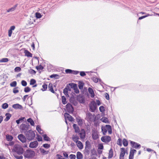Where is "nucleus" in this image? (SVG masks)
Here are the masks:
<instances>
[{"label": "nucleus", "mask_w": 159, "mask_h": 159, "mask_svg": "<svg viewBox=\"0 0 159 159\" xmlns=\"http://www.w3.org/2000/svg\"><path fill=\"white\" fill-rule=\"evenodd\" d=\"M79 73L81 76L83 77L85 76V78L87 79L90 80L91 79V80H101L97 77L98 74L96 72L81 71H80Z\"/></svg>", "instance_id": "nucleus-1"}, {"label": "nucleus", "mask_w": 159, "mask_h": 159, "mask_svg": "<svg viewBox=\"0 0 159 159\" xmlns=\"http://www.w3.org/2000/svg\"><path fill=\"white\" fill-rule=\"evenodd\" d=\"M35 153L34 151L30 149H27L24 154V157L26 158H33L35 156Z\"/></svg>", "instance_id": "nucleus-2"}, {"label": "nucleus", "mask_w": 159, "mask_h": 159, "mask_svg": "<svg viewBox=\"0 0 159 159\" xmlns=\"http://www.w3.org/2000/svg\"><path fill=\"white\" fill-rule=\"evenodd\" d=\"M26 137L29 140H33L35 137V134L32 130H30L25 133Z\"/></svg>", "instance_id": "nucleus-3"}, {"label": "nucleus", "mask_w": 159, "mask_h": 159, "mask_svg": "<svg viewBox=\"0 0 159 159\" xmlns=\"http://www.w3.org/2000/svg\"><path fill=\"white\" fill-rule=\"evenodd\" d=\"M14 151L18 154H22L23 153V149L18 145H15L14 146Z\"/></svg>", "instance_id": "nucleus-4"}, {"label": "nucleus", "mask_w": 159, "mask_h": 159, "mask_svg": "<svg viewBox=\"0 0 159 159\" xmlns=\"http://www.w3.org/2000/svg\"><path fill=\"white\" fill-rule=\"evenodd\" d=\"M30 126L29 124H23L20 125V128L23 132L25 133L27 132V130H28Z\"/></svg>", "instance_id": "nucleus-5"}, {"label": "nucleus", "mask_w": 159, "mask_h": 159, "mask_svg": "<svg viewBox=\"0 0 159 159\" xmlns=\"http://www.w3.org/2000/svg\"><path fill=\"white\" fill-rule=\"evenodd\" d=\"M86 118L88 121H92L93 120L94 121L95 120L96 116L94 115H92V114L89 112L86 114Z\"/></svg>", "instance_id": "nucleus-6"}, {"label": "nucleus", "mask_w": 159, "mask_h": 159, "mask_svg": "<svg viewBox=\"0 0 159 159\" xmlns=\"http://www.w3.org/2000/svg\"><path fill=\"white\" fill-rule=\"evenodd\" d=\"M97 108L96 104L95 102L93 101L91 102V104L89 105V110L92 112H94Z\"/></svg>", "instance_id": "nucleus-7"}, {"label": "nucleus", "mask_w": 159, "mask_h": 159, "mask_svg": "<svg viewBox=\"0 0 159 159\" xmlns=\"http://www.w3.org/2000/svg\"><path fill=\"white\" fill-rule=\"evenodd\" d=\"M66 108L68 112L70 113H73L74 111L73 107L70 103H68L66 104Z\"/></svg>", "instance_id": "nucleus-8"}, {"label": "nucleus", "mask_w": 159, "mask_h": 159, "mask_svg": "<svg viewBox=\"0 0 159 159\" xmlns=\"http://www.w3.org/2000/svg\"><path fill=\"white\" fill-rule=\"evenodd\" d=\"M111 140V137L109 136H103L101 138V141L105 143H108Z\"/></svg>", "instance_id": "nucleus-9"}, {"label": "nucleus", "mask_w": 159, "mask_h": 159, "mask_svg": "<svg viewBox=\"0 0 159 159\" xmlns=\"http://www.w3.org/2000/svg\"><path fill=\"white\" fill-rule=\"evenodd\" d=\"M130 143L132 147L136 149H139L141 147L140 144L135 142L130 141Z\"/></svg>", "instance_id": "nucleus-10"}, {"label": "nucleus", "mask_w": 159, "mask_h": 159, "mask_svg": "<svg viewBox=\"0 0 159 159\" xmlns=\"http://www.w3.org/2000/svg\"><path fill=\"white\" fill-rule=\"evenodd\" d=\"M77 100L80 103H84L85 102L84 97L81 94L77 96Z\"/></svg>", "instance_id": "nucleus-11"}, {"label": "nucleus", "mask_w": 159, "mask_h": 159, "mask_svg": "<svg viewBox=\"0 0 159 159\" xmlns=\"http://www.w3.org/2000/svg\"><path fill=\"white\" fill-rule=\"evenodd\" d=\"M19 139L22 143H25L26 141V139L25 137L23 134H20L18 136Z\"/></svg>", "instance_id": "nucleus-12"}, {"label": "nucleus", "mask_w": 159, "mask_h": 159, "mask_svg": "<svg viewBox=\"0 0 159 159\" xmlns=\"http://www.w3.org/2000/svg\"><path fill=\"white\" fill-rule=\"evenodd\" d=\"M79 134L80 135V139H84L86 136V132L85 130L84 129H81L80 132L79 133Z\"/></svg>", "instance_id": "nucleus-13"}, {"label": "nucleus", "mask_w": 159, "mask_h": 159, "mask_svg": "<svg viewBox=\"0 0 159 159\" xmlns=\"http://www.w3.org/2000/svg\"><path fill=\"white\" fill-rule=\"evenodd\" d=\"M121 152L120 153L119 159H124V156L125 153V148H120Z\"/></svg>", "instance_id": "nucleus-14"}, {"label": "nucleus", "mask_w": 159, "mask_h": 159, "mask_svg": "<svg viewBox=\"0 0 159 159\" xmlns=\"http://www.w3.org/2000/svg\"><path fill=\"white\" fill-rule=\"evenodd\" d=\"M38 143L37 141L30 143L29 145V147L32 148H36L38 146Z\"/></svg>", "instance_id": "nucleus-15"}, {"label": "nucleus", "mask_w": 159, "mask_h": 159, "mask_svg": "<svg viewBox=\"0 0 159 159\" xmlns=\"http://www.w3.org/2000/svg\"><path fill=\"white\" fill-rule=\"evenodd\" d=\"M64 117L65 119H67L70 121H73L74 120V118L69 114L67 113H65L64 114Z\"/></svg>", "instance_id": "nucleus-16"}, {"label": "nucleus", "mask_w": 159, "mask_h": 159, "mask_svg": "<svg viewBox=\"0 0 159 159\" xmlns=\"http://www.w3.org/2000/svg\"><path fill=\"white\" fill-rule=\"evenodd\" d=\"M18 6V4H16V5H14L13 7L7 10V12H10L14 11L16 9Z\"/></svg>", "instance_id": "nucleus-17"}, {"label": "nucleus", "mask_w": 159, "mask_h": 159, "mask_svg": "<svg viewBox=\"0 0 159 159\" xmlns=\"http://www.w3.org/2000/svg\"><path fill=\"white\" fill-rule=\"evenodd\" d=\"M76 121L78 123V125L80 126H81L83 124V120L81 119L80 117L78 116V117H76Z\"/></svg>", "instance_id": "nucleus-18"}, {"label": "nucleus", "mask_w": 159, "mask_h": 159, "mask_svg": "<svg viewBox=\"0 0 159 159\" xmlns=\"http://www.w3.org/2000/svg\"><path fill=\"white\" fill-rule=\"evenodd\" d=\"M12 107L15 109H21L23 108L22 106L19 104H16L12 105Z\"/></svg>", "instance_id": "nucleus-19"}, {"label": "nucleus", "mask_w": 159, "mask_h": 159, "mask_svg": "<svg viewBox=\"0 0 159 159\" xmlns=\"http://www.w3.org/2000/svg\"><path fill=\"white\" fill-rule=\"evenodd\" d=\"M74 129H75V131L76 133H79L80 132V129L79 127L76 124H74L73 125Z\"/></svg>", "instance_id": "nucleus-20"}, {"label": "nucleus", "mask_w": 159, "mask_h": 159, "mask_svg": "<svg viewBox=\"0 0 159 159\" xmlns=\"http://www.w3.org/2000/svg\"><path fill=\"white\" fill-rule=\"evenodd\" d=\"M24 53L25 54V56H27L28 57H32V54L27 49L25 50Z\"/></svg>", "instance_id": "nucleus-21"}, {"label": "nucleus", "mask_w": 159, "mask_h": 159, "mask_svg": "<svg viewBox=\"0 0 159 159\" xmlns=\"http://www.w3.org/2000/svg\"><path fill=\"white\" fill-rule=\"evenodd\" d=\"M88 90L89 93L91 94V97L92 98H94L95 96V94L93 89L91 88H89Z\"/></svg>", "instance_id": "nucleus-22"}, {"label": "nucleus", "mask_w": 159, "mask_h": 159, "mask_svg": "<svg viewBox=\"0 0 159 159\" xmlns=\"http://www.w3.org/2000/svg\"><path fill=\"white\" fill-rule=\"evenodd\" d=\"M92 137L93 139L94 140H96L98 138V134L93 130V133L92 134Z\"/></svg>", "instance_id": "nucleus-23"}, {"label": "nucleus", "mask_w": 159, "mask_h": 159, "mask_svg": "<svg viewBox=\"0 0 159 159\" xmlns=\"http://www.w3.org/2000/svg\"><path fill=\"white\" fill-rule=\"evenodd\" d=\"M60 76L56 74H53L50 75L49 77L51 78H54V80H56L59 78Z\"/></svg>", "instance_id": "nucleus-24"}, {"label": "nucleus", "mask_w": 159, "mask_h": 159, "mask_svg": "<svg viewBox=\"0 0 159 159\" xmlns=\"http://www.w3.org/2000/svg\"><path fill=\"white\" fill-rule=\"evenodd\" d=\"M84 84L82 81H78V86L80 89H83Z\"/></svg>", "instance_id": "nucleus-25"}, {"label": "nucleus", "mask_w": 159, "mask_h": 159, "mask_svg": "<svg viewBox=\"0 0 159 159\" xmlns=\"http://www.w3.org/2000/svg\"><path fill=\"white\" fill-rule=\"evenodd\" d=\"M76 143L78 148L80 149H82L83 148V145L82 143L80 141H77Z\"/></svg>", "instance_id": "nucleus-26"}, {"label": "nucleus", "mask_w": 159, "mask_h": 159, "mask_svg": "<svg viewBox=\"0 0 159 159\" xmlns=\"http://www.w3.org/2000/svg\"><path fill=\"white\" fill-rule=\"evenodd\" d=\"M76 158L77 159H82L83 158V155L80 152H78L76 154Z\"/></svg>", "instance_id": "nucleus-27"}, {"label": "nucleus", "mask_w": 159, "mask_h": 159, "mask_svg": "<svg viewBox=\"0 0 159 159\" xmlns=\"http://www.w3.org/2000/svg\"><path fill=\"white\" fill-rule=\"evenodd\" d=\"M48 89L52 93H55L52 87V83H50L49 84L48 86Z\"/></svg>", "instance_id": "nucleus-28"}, {"label": "nucleus", "mask_w": 159, "mask_h": 159, "mask_svg": "<svg viewBox=\"0 0 159 159\" xmlns=\"http://www.w3.org/2000/svg\"><path fill=\"white\" fill-rule=\"evenodd\" d=\"M100 120L104 123L107 124L109 123V122L107 117H103L100 119Z\"/></svg>", "instance_id": "nucleus-29"}, {"label": "nucleus", "mask_w": 159, "mask_h": 159, "mask_svg": "<svg viewBox=\"0 0 159 159\" xmlns=\"http://www.w3.org/2000/svg\"><path fill=\"white\" fill-rule=\"evenodd\" d=\"M13 139V137L9 134H7L6 135V140L8 141H11Z\"/></svg>", "instance_id": "nucleus-30"}, {"label": "nucleus", "mask_w": 159, "mask_h": 159, "mask_svg": "<svg viewBox=\"0 0 159 159\" xmlns=\"http://www.w3.org/2000/svg\"><path fill=\"white\" fill-rule=\"evenodd\" d=\"M5 116H6V118L4 119L5 121H8L10 118L11 116V115L9 113H6L5 114Z\"/></svg>", "instance_id": "nucleus-31"}, {"label": "nucleus", "mask_w": 159, "mask_h": 159, "mask_svg": "<svg viewBox=\"0 0 159 159\" xmlns=\"http://www.w3.org/2000/svg\"><path fill=\"white\" fill-rule=\"evenodd\" d=\"M113 151L112 148H111V149L109 151V152L108 154V158L111 159L112 158L113 156Z\"/></svg>", "instance_id": "nucleus-32"}, {"label": "nucleus", "mask_w": 159, "mask_h": 159, "mask_svg": "<svg viewBox=\"0 0 159 159\" xmlns=\"http://www.w3.org/2000/svg\"><path fill=\"white\" fill-rule=\"evenodd\" d=\"M90 148L85 147L84 150V153L86 155H89L90 153Z\"/></svg>", "instance_id": "nucleus-33"}, {"label": "nucleus", "mask_w": 159, "mask_h": 159, "mask_svg": "<svg viewBox=\"0 0 159 159\" xmlns=\"http://www.w3.org/2000/svg\"><path fill=\"white\" fill-rule=\"evenodd\" d=\"M43 89H41L42 91H44L47 90L48 88V84L46 83H44L42 85Z\"/></svg>", "instance_id": "nucleus-34"}, {"label": "nucleus", "mask_w": 159, "mask_h": 159, "mask_svg": "<svg viewBox=\"0 0 159 159\" xmlns=\"http://www.w3.org/2000/svg\"><path fill=\"white\" fill-rule=\"evenodd\" d=\"M43 139L45 141H49L51 140V139L46 134H44L43 135Z\"/></svg>", "instance_id": "nucleus-35"}, {"label": "nucleus", "mask_w": 159, "mask_h": 159, "mask_svg": "<svg viewBox=\"0 0 159 159\" xmlns=\"http://www.w3.org/2000/svg\"><path fill=\"white\" fill-rule=\"evenodd\" d=\"M27 121L30 123L31 125L34 126V123L33 120L31 118H29L27 120Z\"/></svg>", "instance_id": "nucleus-36"}, {"label": "nucleus", "mask_w": 159, "mask_h": 159, "mask_svg": "<svg viewBox=\"0 0 159 159\" xmlns=\"http://www.w3.org/2000/svg\"><path fill=\"white\" fill-rule=\"evenodd\" d=\"M68 85L70 86L71 88H73L74 89L77 88V84H76L73 83H69Z\"/></svg>", "instance_id": "nucleus-37"}, {"label": "nucleus", "mask_w": 159, "mask_h": 159, "mask_svg": "<svg viewBox=\"0 0 159 159\" xmlns=\"http://www.w3.org/2000/svg\"><path fill=\"white\" fill-rule=\"evenodd\" d=\"M61 100L63 104L65 105L67 103V101H66V99L64 96H61Z\"/></svg>", "instance_id": "nucleus-38"}, {"label": "nucleus", "mask_w": 159, "mask_h": 159, "mask_svg": "<svg viewBox=\"0 0 159 159\" xmlns=\"http://www.w3.org/2000/svg\"><path fill=\"white\" fill-rule=\"evenodd\" d=\"M25 119V117H21L19 119L16 120V122L17 124H19L20 122L23 121Z\"/></svg>", "instance_id": "nucleus-39"}, {"label": "nucleus", "mask_w": 159, "mask_h": 159, "mask_svg": "<svg viewBox=\"0 0 159 159\" xmlns=\"http://www.w3.org/2000/svg\"><path fill=\"white\" fill-rule=\"evenodd\" d=\"M123 144L124 146L126 147L128 146V143L127 140L125 139H123Z\"/></svg>", "instance_id": "nucleus-40"}, {"label": "nucleus", "mask_w": 159, "mask_h": 159, "mask_svg": "<svg viewBox=\"0 0 159 159\" xmlns=\"http://www.w3.org/2000/svg\"><path fill=\"white\" fill-rule=\"evenodd\" d=\"M40 150L41 152L43 154H48V151H46L43 148H40Z\"/></svg>", "instance_id": "nucleus-41"}, {"label": "nucleus", "mask_w": 159, "mask_h": 159, "mask_svg": "<svg viewBox=\"0 0 159 159\" xmlns=\"http://www.w3.org/2000/svg\"><path fill=\"white\" fill-rule=\"evenodd\" d=\"M36 68L38 70H42L43 69V67L41 64H40L39 66H37L36 67Z\"/></svg>", "instance_id": "nucleus-42"}, {"label": "nucleus", "mask_w": 159, "mask_h": 159, "mask_svg": "<svg viewBox=\"0 0 159 159\" xmlns=\"http://www.w3.org/2000/svg\"><path fill=\"white\" fill-rule=\"evenodd\" d=\"M85 147H87V148H91V145L89 141H87L86 142Z\"/></svg>", "instance_id": "nucleus-43"}, {"label": "nucleus", "mask_w": 159, "mask_h": 159, "mask_svg": "<svg viewBox=\"0 0 159 159\" xmlns=\"http://www.w3.org/2000/svg\"><path fill=\"white\" fill-rule=\"evenodd\" d=\"M36 130H37L38 132L40 134H42V133L41 132V131H42V130L41 129L40 126L39 125H38L36 126Z\"/></svg>", "instance_id": "nucleus-44"}, {"label": "nucleus", "mask_w": 159, "mask_h": 159, "mask_svg": "<svg viewBox=\"0 0 159 159\" xmlns=\"http://www.w3.org/2000/svg\"><path fill=\"white\" fill-rule=\"evenodd\" d=\"M9 61V59L7 58H3L0 60V62H6Z\"/></svg>", "instance_id": "nucleus-45"}, {"label": "nucleus", "mask_w": 159, "mask_h": 159, "mask_svg": "<svg viewBox=\"0 0 159 159\" xmlns=\"http://www.w3.org/2000/svg\"><path fill=\"white\" fill-rule=\"evenodd\" d=\"M35 17L37 19H39L41 17L42 15L41 14L38 12H37L35 14Z\"/></svg>", "instance_id": "nucleus-46"}, {"label": "nucleus", "mask_w": 159, "mask_h": 159, "mask_svg": "<svg viewBox=\"0 0 159 159\" xmlns=\"http://www.w3.org/2000/svg\"><path fill=\"white\" fill-rule=\"evenodd\" d=\"M102 132L103 134L104 135H105L106 134L107 132V129L105 128V127H102Z\"/></svg>", "instance_id": "nucleus-47"}, {"label": "nucleus", "mask_w": 159, "mask_h": 159, "mask_svg": "<svg viewBox=\"0 0 159 159\" xmlns=\"http://www.w3.org/2000/svg\"><path fill=\"white\" fill-rule=\"evenodd\" d=\"M151 15H150L148 14H147L145 16H142L139 17L138 19V20H142L143 18H144L148 16H150Z\"/></svg>", "instance_id": "nucleus-48"}, {"label": "nucleus", "mask_w": 159, "mask_h": 159, "mask_svg": "<svg viewBox=\"0 0 159 159\" xmlns=\"http://www.w3.org/2000/svg\"><path fill=\"white\" fill-rule=\"evenodd\" d=\"M75 97L74 96L72 95L71 96L70 99V101L71 103H73L75 101Z\"/></svg>", "instance_id": "nucleus-49"}, {"label": "nucleus", "mask_w": 159, "mask_h": 159, "mask_svg": "<svg viewBox=\"0 0 159 159\" xmlns=\"http://www.w3.org/2000/svg\"><path fill=\"white\" fill-rule=\"evenodd\" d=\"M8 107V104L6 103H3L2 105V107L3 109H6Z\"/></svg>", "instance_id": "nucleus-50"}, {"label": "nucleus", "mask_w": 159, "mask_h": 159, "mask_svg": "<svg viewBox=\"0 0 159 159\" xmlns=\"http://www.w3.org/2000/svg\"><path fill=\"white\" fill-rule=\"evenodd\" d=\"M31 89L29 87H26L24 88V91L25 93H28L30 91Z\"/></svg>", "instance_id": "nucleus-51"}, {"label": "nucleus", "mask_w": 159, "mask_h": 159, "mask_svg": "<svg viewBox=\"0 0 159 159\" xmlns=\"http://www.w3.org/2000/svg\"><path fill=\"white\" fill-rule=\"evenodd\" d=\"M17 82L16 81H14L10 84V85L11 87H15L16 86Z\"/></svg>", "instance_id": "nucleus-52"}, {"label": "nucleus", "mask_w": 159, "mask_h": 159, "mask_svg": "<svg viewBox=\"0 0 159 159\" xmlns=\"http://www.w3.org/2000/svg\"><path fill=\"white\" fill-rule=\"evenodd\" d=\"M117 144L120 146L122 145V140L121 139L119 138L118 139L117 141Z\"/></svg>", "instance_id": "nucleus-53"}, {"label": "nucleus", "mask_w": 159, "mask_h": 159, "mask_svg": "<svg viewBox=\"0 0 159 159\" xmlns=\"http://www.w3.org/2000/svg\"><path fill=\"white\" fill-rule=\"evenodd\" d=\"M137 151L136 150L134 149H132V148H131L129 152V154L134 155V153H135Z\"/></svg>", "instance_id": "nucleus-54"}, {"label": "nucleus", "mask_w": 159, "mask_h": 159, "mask_svg": "<svg viewBox=\"0 0 159 159\" xmlns=\"http://www.w3.org/2000/svg\"><path fill=\"white\" fill-rule=\"evenodd\" d=\"M99 110L101 112H103L105 111L104 107L103 106H101L99 108Z\"/></svg>", "instance_id": "nucleus-55"}, {"label": "nucleus", "mask_w": 159, "mask_h": 159, "mask_svg": "<svg viewBox=\"0 0 159 159\" xmlns=\"http://www.w3.org/2000/svg\"><path fill=\"white\" fill-rule=\"evenodd\" d=\"M66 74H72V70L70 69H66L65 70Z\"/></svg>", "instance_id": "nucleus-56"}, {"label": "nucleus", "mask_w": 159, "mask_h": 159, "mask_svg": "<svg viewBox=\"0 0 159 159\" xmlns=\"http://www.w3.org/2000/svg\"><path fill=\"white\" fill-rule=\"evenodd\" d=\"M21 70V69L20 67L17 66L15 68L14 71L15 72H18Z\"/></svg>", "instance_id": "nucleus-57"}, {"label": "nucleus", "mask_w": 159, "mask_h": 159, "mask_svg": "<svg viewBox=\"0 0 159 159\" xmlns=\"http://www.w3.org/2000/svg\"><path fill=\"white\" fill-rule=\"evenodd\" d=\"M37 139L38 141L39 142H40L42 141V138L41 136L39 135V134H37Z\"/></svg>", "instance_id": "nucleus-58"}, {"label": "nucleus", "mask_w": 159, "mask_h": 159, "mask_svg": "<svg viewBox=\"0 0 159 159\" xmlns=\"http://www.w3.org/2000/svg\"><path fill=\"white\" fill-rule=\"evenodd\" d=\"M43 146L44 148H48L50 147V145L48 143H45L43 144Z\"/></svg>", "instance_id": "nucleus-59"}, {"label": "nucleus", "mask_w": 159, "mask_h": 159, "mask_svg": "<svg viewBox=\"0 0 159 159\" xmlns=\"http://www.w3.org/2000/svg\"><path fill=\"white\" fill-rule=\"evenodd\" d=\"M91 152L92 155H95L96 154V152L94 148L91 150Z\"/></svg>", "instance_id": "nucleus-60"}, {"label": "nucleus", "mask_w": 159, "mask_h": 159, "mask_svg": "<svg viewBox=\"0 0 159 159\" xmlns=\"http://www.w3.org/2000/svg\"><path fill=\"white\" fill-rule=\"evenodd\" d=\"M21 84L23 86H26L27 85V82L25 80H22L21 82Z\"/></svg>", "instance_id": "nucleus-61"}, {"label": "nucleus", "mask_w": 159, "mask_h": 159, "mask_svg": "<svg viewBox=\"0 0 159 159\" xmlns=\"http://www.w3.org/2000/svg\"><path fill=\"white\" fill-rule=\"evenodd\" d=\"M29 72L32 75H34L35 74L36 72L35 70L32 69H31L29 70Z\"/></svg>", "instance_id": "nucleus-62"}, {"label": "nucleus", "mask_w": 159, "mask_h": 159, "mask_svg": "<svg viewBox=\"0 0 159 159\" xmlns=\"http://www.w3.org/2000/svg\"><path fill=\"white\" fill-rule=\"evenodd\" d=\"M103 146L102 143L99 144H98V148L100 150H102L103 149Z\"/></svg>", "instance_id": "nucleus-63"}, {"label": "nucleus", "mask_w": 159, "mask_h": 159, "mask_svg": "<svg viewBox=\"0 0 159 159\" xmlns=\"http://www.w3.org/2000/svg\"><path fill=\"white\" fill-rule=\"evenodd\" d=\"M69 157L70 159H75L76 156L75 155L71 154L70 155Z\"/></svg>", "instance_id": "nucleus-64"}]
</instances>
